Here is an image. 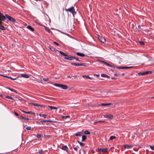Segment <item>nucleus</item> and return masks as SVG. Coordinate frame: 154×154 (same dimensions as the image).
I'll return each mask as SVG.
<instances>
[{
	"instance_id": "nucleus-59",
	"label": "nucleus",
	"mask_w": 154,
	"mask_h": 154,
	"mask_svg": "<svg viewBox=\"0 0 154 154\" xmlns=\"http://www.w3.org/2000/svg\"><path fill=\"white\" fill-rule=\"evenodd\" d=\"M98 123V122H97V121H96V122H94V124H95L96 123Z\"/></svg>"
},
{
	"instance_id": "nucleus-37",
	"label": "nucleus",
	"mask_w": 154,
	"mask_h": 154,
	"mask_svg": "<svg viewBox=\"0 0 154 154\" xmlns=\"http://www.w3.org/2000/svg\"><path fill=\"white\" fill-rule=\"evenodd\" d=\"M139 75H144V72H139L138 73Z\"/></svg>"
},
{
	"instance_id": "nucleus-63",
	"label": "nucleus",
	"mask_w": 154,
	"mask_h": 154,
	"mask_svg": "<svg viewBox=\"0 0 154 154\" xmlns=\"http://www.w3.org/2000/svg\"><path fill=\"white\" fill-rule=\"evenodd\" d=\"M97 122H98V123H100V122H102V121H97Z\"/></svg>"
},
{
	"instance_id": "nucleus-3",
	"label": "nucleus",
	"mask_w": 154,
	"mask_h": 154,
	"mask_svg": "<svg viewBox=\"0 0 154 154\" xmlns=\"http://www.w3.org/2000/svg\"><path fill=\"white\" fill-rule=\"evenodd\" d=\"M6 18H7L10 21L12 22H14L15 21V20L13 18V17H10L7 14H6L5 15Z\"/></svg>"
},
{
	"instance_id": "nucleus-20",
	"label": "nucleus",
	"mask_w": 154,
	"mask_h": 154,
	"mask_svg": "<svg viewBox=\"0 0 154 154\" xmlns=\"http://www.w3.org/2000/svg\"><path fill=\"white\" fill-rule=\"evenodd\" d=\"M111 104V103H102L100 106H108L110 105Z\"/></svg>"
},
{
	"instance_id": "nucleus-23",
	"label": "nucleus",
	"mask_w": 154,
	"mask_h": 154,
	"mask_svg": "<svg viewBox=\"0 0 154 154\" xmlns=\"http://www.w3.org/2000/svg\"><path fill=\"white\" fill-rule=\"evenodd\" d=\"M60 53L62 55L64 56H66V54L64 53V52H63L62 51H59Z\"/></svg>"
},
{
	"instance_id": "nucleus-8",
	"label": "nucleus",
	"mask_w": 154,
	"mask_h": 154,
	"mask_svg": "<svg viewBox=\"0 0 154 154\" xmlns=\"http://www.w3.org/2000/svg\"><path fill=\"white\" fill-rule=\"evenodd\" d=\"M27 29L30 30L32 31H34V29L32 27L30 26V25H28L27 27Z\"/></svg>"
},
{
	"instance_id": "nucleus-38",
	"label": "nucleus",
	"mask_w": 154,
	"mask_h": 154,
	"mask_svg": "<svg viewBox=\"0 0 154 154\" xmlns=\"http://www.w3.org/2000/svg\"><path fill=\"white\" fill-rule=\"evenodd\" d=\"M43 80L45 81H47L49 80V79L48 78H43Z\"/></svg>"
},
{
	"instance_id": "nucleus-56",
	"label": "nucleus",
	"mask_w": 154,
	"mask_h": 154,
	"mask_svg": "<svg viewBox=\"0 0 154 154\" xmlns=\"http://www.w3.org/2000/svg\"><path fill=\"white\" fill-rule=\"evenodd\" d=\"M42 122H36L37 123V124H41V123H42Z\"/></svg>"
},
{
	"instance_id": "nucleus-48",
	"label": "nucleus",
	"mask_w": 154,
	"mask_h": 154,
	"mask_svg": "<svg viewBox=\"0 0 154 154\" xmlns=\"http://www.w3.org/2000/svg\"><path fill=\"white\" fill-rule=\"evenodd\" d=\"M81 65L80 66H86V65L85 64H82V63H80Z\"/></svg>"
},
{
	"instance_id": "nucleus-32",
	"label": "nucleus",
	"mask_w": 154,
	"mask_h": 154,
	"mask_svg": "<svg viewBox=\"0 0 154 154\" xmlns=\"http://www.w3.org/2000/svg\"><path fill=\"white\" fill-rule=\"evenodd\" d=\"M6 97L9 99H10L14 100V99L13 97L9 96H6Z\"/></svg>"
},
{
	"instance_id": "nucleus-62",
	"label": "nucleus",
	"mask_w": 154,
	"mask_h": 154,
	"mask_svg": "<svg viewBox=\"0 0 154 154\" xmlns=\"http://www.w3.org/2000/svg\"><path fill=\"white\" fill-rule=\"evenodd\" d=\"M22 117H23L22 116H19V118H22Z\"/></svg>"
},
{
	"instance_id": "nucleus-54",
	"label": "nucleus",
	"mask_w": 154,
	"mask_h": 154,
	"mask_svg": "<svg viewBox=\"0 0 154 154\" xmlns=\"http://www.w3.org/2000/svg\"><path fill=\"white\" fill-rule=\"evenodd\" d=\"M108 66H109L110 67H112V66L111 64H108Z\"/></svg>"
},
{
	"instance_id": "nucleus-53",
	"label": "nucleus",
	"mask_w": 154,
	"mask_h": 154,
	"mask_svg": "<svg viewBox=\"0 0 154 154\" xmlns=\"http://www.w3.org/2000/svg\"><path fill=\"white\" fill-rule=\"evenodd\" d=\"M6 69H7V71L8 72H11V71L10 70H9L8 69V68H7Z\"/></svg>"
},
{
	"instance_id": "nucleus-17",
	"label": "nucleus",
	"mask_w": 154,
	"mask_h": 154,
	"mask_svg": "<svg viewBox=\"0 0 154 154\" xmlns=\"http://www.w3.org/2000/svg\"><path fill=\"white\" fill-rule=\"evenodd\" d=\"M48 108H50L51 109H58V108L51 106H48Z\"/></svg>"
},
{
	"instance_id": "nucleus-44",
	"label": "nucleus",
	"mask_w": 154,
	"mask_h": 154,
	"mask_svg": "<svg viewBox=\"0 0 154 154\" xmlns=\"http://www.w3.org/2000/svg\"><path fill=\"white\" fill-rule=\"evenodd\" d=\"M14 114L17 116H19V115L17 113V112H14Z\"/></svg>"
},
{
	"instance_id": "nucleus-47",
	"label": "nucleus",
	"mask_w": 154,
	"mask_h": 154,
	"mask_svg": "<svg viewBox=\"0 0 154 154\" xmlns=\"http://www.w3.org/2000/svg\"><path fill=\"white\" fill-rule=\"evenodd\" d=\"M48 122V120L42 121L41 122Z\"/></svg>"
},
{
	"instance_id": "nucleus-33",
	"label": "nucleus",
	"mask_w": 154,
	"mask_h": 154,
	"mask_svg": "<svg viewBox=\"0 0 154 154\" xmlns=\"http://www.w3.org/2000/svg\"><path fill=\"white\" fill-rule=\"evenodd\" d=\"M84 133L86 134H90V132L88 131H85Z\"/></svg>"
},
{
	"instance_id": "nucleus-64",
	"label": "nucleus",
	"mask_w": 154,
	"mask_h": 154,
	"mask_svg": "<svg viewBox=\"0 0 154 154\" xmlns=\"http://www.w3.org/2000/svg\"><path fill=\"white\" fill-rule=\"evenodd\" d=\"M99 61H100V62H101L102 63H103V62L104 61H102V60H98Z\"/></svg>"
},
{
	"instance_id": "nucleus-1",
	"label": "nucleus",
	"mask_w": 154,
	"mask_h": 154,
	"mask_svg": "<svg viewBox=\"0 0 154 154\" xmlns=\"http://www.w3.org/2000/svg\"><path fill=\"white\" fill-rule=\"evenodd\" d=\"M65 10L71 12L73 16H74V14L75 13V9L73 7H72L68 9H66Z\"/></svg>"
},
{
	"instance_id": "nucleus-30",
	"label": "nucleus",
	"mask_w": 154,
	"mask_h": 154,
	"mask_svg": "<svg viewBox=\"0 0 154 154\" xmlns=\"http://www.w3.org/2000/svg\"><path fill=\"white\" fill-rule=\"evenodd\" d=\"M77 142L81 146H83L84 145V143L80 142L79 141H77Z\"/></svg>"
},
{
	"instance_id": "nucleus-29",
	"label": "nucleus",
	"mask_w": 154,
	"mask_h": 154,
	"mask_svg": "<svg viewBox=\"0 0 154 154\" xmlns=\"http://www.w3.org/2000/svg\"><path fill=\"white\" fill-rule=\"evenodd\" d=\"M61 85V84H54V85L55 86L60 88Z\"/></svg>"
},
{
	"instance_id": "nucleus-13",
	"label": "nucleus",
	"mask_w": 154,
	"mask_h": 154,
	"mask_svg": "<svg viewBox=\"0 0 154 154\" xmlns=\"http://www.w3.org/2000/svg\"><path fill=\"white\" fill-rule=\"evenodd\" d=\"M39 116L40 117H42L44 118H46L47 116V115H46L43 114L41 113L39 114Z\"/></svg>"
},
{
	"instance_id": "nucleus-4",
	"label": "nucleus",
	"mask_w": 154,
	"mask_h": 154,
	"mask_svg": "<svg viewBox=\"0 0 154 154\" xmlns=\"http://www.w3.org/2000/svg\"><path fill=\"white\" fill-rule=\"evenodd\" d=\"M98 38L99 40L102 43H104L106 41L105 40L104 38H103L102 37L100 36H98Z\"/></svg>"
},
{
	"instance_id": "nucleus-50",
	"label": "nucleus",
	"mask_w": 154,
	"mask_h": 154,
	"mask_svg": "<svg viewBox=\"0 0 154 154\" xmlns=\"http://www.w3.org/2000/svg\"><path fill=\"white\" fill-rule=\"evenodd\" d=\"M74 59H75L76 61H79V60L78 59V58H76V57H75V58H74Z\"/></svg>"
},
{
	"instance_id": "nucleus-42",
	"label": "nucleus",
	"mask_w": 154,
	"mask_h": 154,
	"mask_svg": "<svg viewBox=\"0 0 154 154\" xmlns=\"http://www.w3.org/2000/svg\"><path fill=\"white\" fill-rule=\"evenodd\" d=\"M43 152V151L42 149L40 150L39 152L40 154H42Z\"/></svg>"
},
{
	"instance_id": "nucleus-9",
	"label": "nucleus",
	"mask_w": 154,
	"mask_h": 154,
	"mask_svg": "<svg viewBox=\"0 0 154 154\" xmlns=\"http://www.w3.org/2000/svg\"><path fill=\"white\" fill-rule=\"evenodd\" d=\"M123 146L125 148H127L128 149H129L132 147V146L131 145H124Z\"/></svg>"
},
{
	"instance_id": "nucleus-28",
	"label": "nucleus",
	"mask_w": 154,
	"mask_h": 154,
	"mask_svg": "<svg viewBox=\"0 0 154 154\" xmlns=\"http://www.w3.org/2000/svg\"><path fill=\"white\" fill-rule=\"evenodd\" d=\"M50 49L52 51H55V49L53 47H49Z\"/></svg>"
},
{
	"instance_id": "nucleus-51",
	"label": "nucleus",
	"mask_w": 154,
	"mask_h": 154,
	"mask_svg": "<svg viewBox=\"0 0 154 154\" xmlns=\"http://www.w3.org/2000/svg\"><path fill=\"white\" fill-rule=\"evenodd\" d=\"M38 106H40L41 107H42L43 106V105L40 104H38Z\"/></svg>"
},
{
	"instance_id": "nucleus-18",
	"label": "nucleus",
	"mask_w": 154,
	"mask_h": 154,
	"mask_svg": "<svg viewBox=\"0 0 154 154\" xmlns=\"http://www.w3.org/2000/svg\"><path fill=\"white\" fill-rule=\"evenodd\" d=\"M22 111L25 113H26V114H34L35 113H34L33 112H32L31 111H29V112H26V111Z\"/></svg>"
},
{
	"instance_id": "nucleus-10",
	"label": "nucleus",
	"mask_w": 154,
	"mask_h": 154,
	"mask_svg": "<svg viewBox=\"0 0 154 154\" xmlns=\"http://www.w3.org/2000/svg\"><path fill=\"white\" fill-rule=\"evenodd\" d=\"M76 54L77 55L80 57H84L85 56V54H84L81 53L77 52Z\"/></svg>"
},
{
	"instance_id": "nucleus-41",
	"label": "nucleus",
	"mask_w": 154,
	"mask_h": 154,
	"mask_svg": "<svg viewBox=\"0 0 154 154\" xmlns=\"http://www.w3.org/2000/svg\"><path fill=\"white\" fill-rule=\"evenodd\" d=\"M22 119H24L26 120H28L29 119L28 118H26L23 117H22Z\"/></svg>"
},
{
	"instance_id": "nucleus-49",
	"label": "nucleus",
	"mask_w": 154,
	"mask_h": 154,
	"mask_svg": "<svg viewBox=\"0 0 154 154\" xmlns=\"http://www.w3.org/2000/svg\"><path fill=\"white\" fill-rule=\"evenodd\" d=\"M151 149L154 150V146H151Z\"/></svg>"
},
{
	"instance_id": "nucleus-55",
	"label": "nucleus",
	"mask_w": 154,
	"mask_h": 154,
	"mask_svg": "<svg viewBox=\"0 0 154 154\" xmlns=\"http://www.w3.org/2000/svg\"><path fill=\"white\" fill-rule=\"evenodd\" d=\"M0 75L5 77H7V76H5L3 75H2V74H0Z\"/></svg>"
},
{
	"instance_id": "nucleus-2",
	"label": "nucleus",
	"mask_w": 154,
	"mask_h": 154,
	"mask_svg": "<svg viewBox=\"0 0 154 154\" xmlns=\"http://www.w3.org/2000/svg\"><path fill=\"white\" fill-rule=\"evenodd\" d=\"M6 19V17L2 14L0 12V24H2V21H4Z\"/></svg>"
},
{
	"instance_id": "nucleus-19",
	"label": "nucleus",
	"mask_w": 154,
	"mask_h": 154,
	"mask_svg": "<svg viewBox=\"0 0 154 154\" xmlns=\"http://www.w3.org/2000/svg\"><path fill=\"white\" fill-rule=\"evenodd\" d=\"M21 76L25 78H28L29 76L26 74H21Z\"/></svg>"
},
{
	"instance_id": "nucleus-6",
	"label": "nucleus",
	"mask_w": 154,
	"mask_h": 154,
	"mask_svg": "<svg viewBox=\"0 0 154 154\" xmlns=\"http://www.w3.org/2000/svg\"><path fill=\"white\" fill-rule=\"evenodd\" d=\"M133 66H126V67H118L117 68L119 69H130L133 68Z\"/></svg>"
},
{
	"instance_id": "nucleus-45",
	"label": "nucleus",
	"mask_w": 154,
	"mask_h": 154,
	"mask_svg": "<svg viewBox=\"0 0 154 154\" xmlns=\"http://www.w3.org/2000/svg\"><path fill=\"white\" fill-rule=\"evenodd\" d=\"M140 43L141 45H143L144 44V42H140Z\"/></svg>"
},
{
	"instance_id": "nucleus-35",
	"label": "nucleus",
	"mask_w": 154,
	"mask_h": 154,
	"mask_svg": "<svg viewBox=\"0 0 154 154\" xmlns=\"http://www.w3.org/2000/svg\"><path fill=\"white\" fill-rule=\"evenodd\" d=\"M70 117L69 116H64L62 117V118L63 119H66L67 118H69Z\"/></svg>"
},
{
	"instance_id": "nucleus-12",
	"label": "nucleus",
	"mask_w": 154,
	"mask_h": 154,
	"mask_svg": "<svg viewBox=\"0 0 154 154\" xmlns=\"http://www.w3.org/2000/svg\"><path fill=\"white\" fill-rule=\"evenodd\" d=\"M75 58V57H73L72 56L69 55V58H67V60H73V59L74 58Z\"/></svg>"
},
{
	"instance_id": "nucleus-11",
	"label": "nucleus",
	"mask_w": 154,
	"mask_h": 154,
	"mask_svg": "<svg viewBox=\"0 0 154 154\" xmlns=\"http://www.w3.org/2000/svg\"><path fill=\"white\" fill-rule=\"evenodd\" d=\"M62 149L66 151H67L68 150V148L66 146H62Z\"/></svg>"
},
{
	"instance_id": "nucleus-31",
	"label": "nucleus",
	"mask_w": 154,
	"mask_h": 154,
	"mask_svg": "<svg viewBox=\"0 0 154 154\" xmlns=\"http://www.w3.org/2000/svg\"><path fill=\"white\" fill-rule=\"evenodd\" d=\"M116 138V137L115 136H111L110 137V140H113L114 139H115Z\"/></svg>"
},
{
	"instance_id": "nucleus-39",
	"label": "nucleus",
	"mask_w": 154,
	"mask_h": 154,
	"mask_svg": "<svg viewBox=\"0 0 154 154\" xmlns=\"http://www.w3.org/2000/svg\"><path fill=\"white\" fill-rule=\"evenodd\" d=\"M65 57H64V58L65 59H66V60H67V58H69V56L67 55V54H66V56H65Z\"/></svg>"
},
{
	"instance_id": "nucleus-16",
	"label": "nucleus",
	"mask_w": 154,
	"mask_h": 154,
	"mask_svg": "<svg viewBox=\"0 0 154 154\" xmlns=\"http://www.w3.org/2000/svg\"><path fill=\"white\" fill-rule=\"evenodd\" d=\"M71 65L75 66H79L81 65L80 63H71Z\"/></svg>"
},
{
	"instance_id": "nucleus-27",
	"label": "nucleus",
	"mask_w": 154,
	"mask_h": 154,
	"mask_svg": "<svg viewBox=\"0 0 154 154\" xmlns=\"http://www.w3.org/2000/svg\"><path fill=\"white\" fill-rule=\"evenodd\" d=\"M152 73V72L150 71H148L145 72V75L148 74H151Z\"/></svg>"
},
{
	"instance_id": "nucleus-60",
	"label": "nucleus",
	"mask_w": 154,
	"mask_h": 154,
	"mask_svg": "<svg viewBox=\"0 0 154 154\" xmlns=\"http://www.w3.org/2000/svg\"><path fill=\"white\" fill-rule=\"evenodd\" d=\"M7 88L8 89H9V90H11V88H10L9 87H7Z\"/></svg>"
},
{
	"instance_id": "nucleus-26",
	"label": "nucleus",
	"mask_w": 154,
	"mask_h": 154,
	"mask_svg": "<svg viewBox=\"0 0 154 154\" xmlns=\"http://www.w3.org/2000/svg\"><path fill=\"white\" fill-rule=\"evenodd\" d=\"M45 30L47 32H48L49 33H51V31L50 30L49 28H47V27H45Z\"/></svg>"
},
{
	"instance_id": "nucleus-21",
	"label": "nucleus",
	"mask_w": 154,
	"mask_h": 154,
	"mask_svg": "<svg viewBox=\"0 0 154 154\" xmlns=\"http://www.w3.org/2000/svg\"><path fill=\"white\" fill-rule=\"evenodd\" d=\"M86 139V137L85 135H83L82 137V141H84Z\"/></svg>"
},
{
	"instance_id": "nucleus-57",
	"label": "nucleus",
	"mask_w": 154,
	"mask_h": 154,
	"mask_svg": "<svg viewBox=\"0 0 154 154\" xmlns=\"http://www.w3.org/2000/svg\"><path fill=\"white\" fill-rule=\"evenodd\" d=\"M48 122H53V121L50 120H48Z\"/></svg>"
},
{
	"instance_id": "nucleus-43",
	"label": "nucleus",
	"mask_w": 154,
	"mask_h": 154,
	"mask_svg": "<svg viewBox=\"0 0 154 154\" xmlns=\"http://www.w3.org/2000/svg\"><path fill=\"white\" fill-rule=\"evenodd\" d=\"M41 135L40 134H37V137L38 138H40L41 137Z\"/></svg>"
},
{
	"instance_id": "nucleus-15",
	"label": "nucleus",
	"mask_w": 154,
	"mask_h": 154,
	"mask_svg": "<svg viewBox=\"0 0 154 154\" xmlns=\"http://www.w3.org/2000/svg\"><path fill=\"white\" fill-rule=\"evenodd\" d=\"M101 76L103 77H105L109 79V76L108 75L105 74H102L101 75Z\"/></svg>"
},
{
	"instance_id": "nucleus-40",
	"label": "nucleus",
	"mask_w": 154,
	"mask_h": 154,
	"mask_svg": "<svg viewBox=\"0 0 154 154\" xmlns=\"http://www.w3.org/2000/svg\"><path fill=\"white\" fill-rule=\"evenodd\" d=\"M26 129L27 130H30L31 129V127H30L27 126L26 128Z\"/></svg>"
},
{
	"instance_id": "nucleus-61",
	"label": "nucleus",
	"mask_w": 154,
	"mask_h": 154,
	"mask_svg": "<svg viewBox=\"0 0 154 154\" xmlns=\"http://www.w3.org/2000/svg\"><path fill=\"white\" fill-rule=\"evenodd\" d=\"M103 63H104V64H106L107 63V62H106L105 61H104L103 62Z\"/></svg>"
},
{
	"instance_id": "nucleus-46",
	"label": "nucleus",
	"mask_w": 154,
	"mask_h": 154,
	"mask_svg": "<svg viewBox=\"0 0 154 154\" xmlns=\"http://www.w3.org/2000/svg\"><path fill=\"white\" fill-rule=\"evenodd\" d=\"M54 43L56 45H57V46H58L59 45V44L57 42H54Z\"/></svg>"
},
{
	"instance_id": "nucleus-22",
	"label": "nucleus",
	"mask_w": 154,
	"mask_h": 154,
	"mask_svg": "<svg viewBox=\"0 0 154 154\" xmlns=\"http://www.w3.org/2000/svg\"><path fill=\"white\" fill-rule=\"evenodd\" d=\"M108 149L107 148L103 149H101V151L102 152H107Z\"/></svg>"
},
{
	"instance_id": "nucleus-58",
	"label": "nucleus",
	"mask_w": 154,
	"mask_h": 154,
	"mask_svg": "<svg viewBox=\"0 0 154 154\" xmlns=\"http://www.w3.org/2000/svg\"><path fill=\"white\" fill-rule=\"evenodd\" d=\"M10 91H14V90L13 89H11V90H10Z\"/></svg>"
},
{
	"instance_id": "nucleus-34",
	"label": "nucleus",
	"mask_w": 154,
	"mask_h": 154,
	"mask_svg": "<svg viewBox=\"0 0 154 154\" xmlns=\"http://www.w3.org/2000/svg\"><path fill=\"white\" fill-rule=\"evenodd\" d=\"M0 29L2 30H4L5 29V27L2 26H0Z\"/></svg>"
},
{
	"instance_id": "nucleus-25",
	"label": "nucleus",
	"mask_w": 154,
	"mask_h": 154,
	"mask_svg": "<svg viewBox=\"0 0 154 154\" xmlns=\"http://www.w3.org/2000/svg\"><path fill=\"white\" fill-rule=\"evenodd\" d=\"M6 78H9V79H10L12 80H15L17 78H12L11 77L7 76V77H6Z\"/></svg>"
},
{
	"instance_id": "nucleus-14",
	"label": "nucleus",
	"mask_w": 154,
	"mask_h": 154,
	"mask_svg": "<svg viewBox=\"0 0 154 154\" xmlns=\"http://www.w3.org/2000/svg\"><path fill=\"white\" fill-rule=\"evenodd\" d=\"M83 134V131H80V132H79L77 134H75V135L76 136H81V134Z\"/></svg>"
},
{
	"instance_id": "nucleus-7",
	"label": "nucleus",
	"mask_w": 154,
	"mask_h": 154,
	"mask_svg": "<svg viewBox=\"0 0 154 154\" xmlns=\"http://www.w3.org/2000/svg\"><path fill=\"white\" fill-rule=\"evenodd\" d=\"M60 88L63 89H66L68 87L66 85L61 84Z\"/></svg>"
},
{
	"instance_id": "nucleus-5",
	"label": "nucleus",
	"mask_w": 154,
	"mask_h": 154,
	"mask_svg": "<svg viewBox=\"0 0 154 154\" xmlns=\"http://www.w3.org/2000/svg\"><path fill=\"white\" fill-rule=\"evenodd\" d=\"M104 117L107 119H112L113 118V116L110 114L104 115Z\"/></svg>"
},
{
	"instance_id": "nucleus-52",
	"label": "nucleus",
	"mask_w": 154,
	"mask_h": 154,
	"mask_svg": "<svg viewBox=\"0 0 154 154\" xmlns=\"http://www.w3.org/2000/svg\"><path fill=\"white\" fill-rule=\"evenodd\" d=\"M73 149L75 150H77V147H75L73 148Z\"/></svg>"
},
{
	"instance_id": "nucleus-24",
	"label": "nucleus",
	"mask_w": 154,
	"mask_h": 154,
	"mask_svg": "<svg viewBox=\"0 0 154 154\" xmlns=\"http://www.w3.org/2000/svg\"><path fill=\"white\" fill-rule=\"evenodd\" d=\"M82 77H85V78H88V79H92V78H91V77H90L89 76H88L86 75H83L82 76Z\"/></svg>"
},
{
	"instance_id": "nucleus-36",
	"label": "nucleus",
	"mask_w": 154,
	"mask_h": 154,
	"mask_svg": "<svg viewBox=\"0 0 154 154\" xmlns=\"http://www.w3.org/2000/svg\"><path fill=\"white\" fill-rule=\"evenodd\" d=\"M31 104L33 105L34 106H38V104L37 103H31Z\"/></svg>"
}]
</instances>
